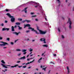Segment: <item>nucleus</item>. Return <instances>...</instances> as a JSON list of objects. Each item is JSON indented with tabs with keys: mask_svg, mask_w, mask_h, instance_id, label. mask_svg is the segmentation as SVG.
I'll return each mask as SVG.
<instances>
[{
	"mask_svg": "<svg viewBox=\"0 0 74 74\" xmlns=\"http://www.w3.org/2000/svg\"><path fill=\"white\" fill-rule=\"evenodd\" d=\"M28 3H29L30 4H31V5H32V4H37V5L35 6V7L36 8H40V10L41 11H43V10H42V9L41 6V5H40V4L38 3H37L35 2L31 1L30 2H28Z\"/></svg>",
	"mask_w": 74,
	"mask_h": 74,
	"instance_id": "obj_1",
	"label": "nucleus"
},
{
	"mask_svg": "<svg viewBox=\"0 0 74 74\" xmlns=\"http://www.w3.org/2000/svg\"><path fill=\"white\" fill-rule=\"evenodd\" d=\"M24 28H25L26 27H29V29H32V31H33L34 32H35L36 34H39L38 33H37V32L36 30H34V29L33 28L32 29V28L30 27V24H26V25H24Z\"/></svg>",
	"mask_w": 74,
	"mask_h": 74,
	"instance_id": "obj_2",
	"label": "nucleus"
},
{
	"mask_svg": "<svg viewBox=\"0 0 74 74\" xmlns=\"http://www.w3.org/2000/svg\"><path fill=\"white\" fill-rule=\"evenodd\" d=\"M7 15H8L9 16V17L10 18H11V21L12 22H14V21H15V18L13 16H11L10 14L9 13H8L6 14Z\"/></svg>",
	"mask_w": 74,
	"mask_h": 74,
	"instance_id": "obj_3",
	"label": "nucleus"
},
{
	"mask_svg": "<svg viewBox=\"0 0 74 74\" xmlns=\"http://www.w3.org/2000/svg\"><path fill=\"white\" fill-rule=\"evenodd\" d=\"M69 23V28L71 29V25L72 22H71V20H70V18H69L68 19V22H67V23Z\"/></svg>",
	"mask_w": 74,
	"mask_h": 74,
	"instance_id": "obj_4",
	"label": "nucleus"
},
{
	"mask_svg": "<svg viewBox=\"0 0 74 74\" xmlns=\"http://www.w3.org/2000/svg\"><path fill=\"white\" fill-rule=\"evenodd\" d=\"M37 29L39 31V32L40 33V34H45V33H46V32H43L41 30H39V29H38V27H37Z\"/></svg>",
	"mask_w": 74,
	"mask_h": 74,
	"instance_id": "obj_5",
	"label": "nucleus"
},
{
	"mask_svg": "<svg viewBox=\"0 0 74 74\" xmlns=\"http://www.w3.org/2000/svg\"><path fill=\"white\" fill-rule=\"evenodd\" d=\"M0 42H1V43H3V44H0V45H1V46H5V45L8 44V43L6 42H4L1 41Z\"/></svg>",
	"mask_w": 74,
	"mask_h": 74,
	"instance_id": "obj_6",
	"label": "nucleus"
},
{
	"mask_svg": "<svg viewBox=\"0 0 74 74\" xmlns=\"http://www.w3.org/2000/svg\"><path fill=\"white\" fill-rule=\"evenodd\" d=\"M40 41H43L44 43L45 44L46 43V42H45V39L44 38H41L40 39Z\"/></svg>",
	"mask_w": 74,
	"mask_h": 74,
	"instance_id": "obj_7",
	"label": "nucleus"
},
{
	"mask_svg": "<svg viewBox=\"0 0 74 74\" xmlns=\"http://www.w3.org/2000/svg\"><path fill=\"white\" fill-rule=\"evenodd\" d=\"M10 30V28H2L3 31H5V30H6V31H8Z\"/></svg>",
	"mask_w": 74,
	"mask_h": 74,
	"instance_id": "obj_8",
	"label": "nucleus"
},
{
	"mask_svg": "<svg viewBox=\"0 0 74 74\" xmlns=\"http://www.w3.org/2000/svg\"><path fill=\"white\" fill-rule=\"evenodd\" d=\"M17 66H18V65L17 64L14 65V66H11L10 67L11 68H14V67H16Z\"/></svg>",
	"mask_w": 74,
	"mask_h": 74,
	"instance_id": "obj_9",
	"label": "nucleus"
},
{
	"mask_svg": "<svg viewBox=\"0 0 74 74\" xmlns=\"http://www.w3.org/2000/svg\"><path fill=\"white\" fill-rule=\"evenodd\" d=\"M1 66H3V67L6 68V69H7V68H8L7 67L5 66H6V65H4L3 64H1Z\"/></svg>",
	"mask_w": 74,
	"mask_h": 74,
	"instance_id": "obj_10",
	"label": "nucleus"
},
{
	"mask_svg": "<svg viewBox=\"0 0 74 74\" xmlns=\"http://www.w3.org/2000/svg\"><path fill=\"white\" fill-rule=\"evenodd\" d=\"M42 59V57L40 58V59L38 61V63H40V62H41V60Z\"/></svg>",
	"mask_w": 74,
	"mask_h": 74,
	"instance_id": "obj_11",
	"label": "nucleus"
},
{
	"mask_svg": "<svg viewBox=\"0 0 74 74\" xmlns=\"http://www.w3.org/2000/svg\"><path fill=\"white\" fill-rule=\"evenodd\" d=\"M13 33L14 34H15L16 35V36H18V35L19 34V32L17 33V32H13Z\"/></svg>",
	"mask_w": 74,
	"mask_h": 74,
	"instance_id": "obj_12",
	"label": "nucleus"
},
{
	"mask_svg": "<svg viewBox=\"0 0 74 74\" xmlns=\"http://www.w3.org/2000/svg\"><path fill=\"white\" fill-rule=\"evenodd\" d=\"M12 32H14V26H12Z\"/></svg>",
	"mask_w": 74,
	"mask_h": 74,
	"instance_id": "obj_13",
	"label": "nucleus"
},
{
	"mask_svg": "<svg viewBox=\"0 0 74 74\" xmlns=\"http://www.w3.org/2000/svg\"><path fill=\"white\" fill-rule=\"evenodd\" d=\"M26 51H27V50H25V49H22V52H26Z\"/></svg>",
	"mask_w": 74,
	"mask_h": 74,
	"instance_id": "obj_14",
	"label": "nucleus"
},
{
	"mask_svg": "<svg viewBox=\"0 0 74 74\" xmlns=\"http://www.w3.org/2000/svg\"><path fill=\"white\" fill-rule=\"evenodd\" d=\"M43 47H46L47 48L48 47V46L47 45H43Z\"/></svg>",
	"mask_w": 74,
	"mask_h": 74,
	"instance_id": "obj_15",
	"label": "nucleus"
},
{
	"mask_svg": "<svg viewBox=\"0 0 74 74\" xmlns=\"http://www.w3.org/2000/svg\"><path fill=\"white\" fill-rule=\"evenodd\" d=\"M67 69L68 70V73L69 74V73H70V71H69V67L68 66H67Z\"/></svg>",
	"mask_w": 74,
	"mask_h": 74,
	"instance_id": "obj_16",
	"label": "nucleus"
},
{
	"mask_svg": "<svg viewBox=\"0 0 74 74\" xmlns=\"http://www.w3.org/2000/svg\"><path fill=\"white\" fill-rule=\"evenodd\" d=\"M25 56H24L23 57L21 58L20 59H25Z\"/></svg>",
	"mask_w": 74,
	"mask_h": 74,
	"instance_id": "obj_17",
	"label": "nucleus"
},
{
	"mask_svg": "<svg viewBox=\"0 0 74 74\" xmlns=\"http://www.w3.org/2000/svg\"><path fill=\"white\" fill-rule=\"evenodd\" d=\"M29 52H32L33 51V49H32V48H30L29 49Z\"/></svg>",
	"mask_w": 74,
	"mask_h": 74,
	"instance_id": "obj_18",
	"label": "nucleus"
},
{
	"mask_svg": "<svg viewBox=\"0 0 74 74\" xmlns=\"http://www.w3.org/2000/svg\"><path fill=\"white\" fill-rule=\"evenodd\" d=\"M15 25H20V23H15Z\"/></svg>",
	"mask_w": 74,
	"mask_h": 74,
	"instance_id": "obj_19",
	"label": "nucleus"
},
{
	"mask_svg": "<svg viewBox=\"0 0 74 74\" xmlns=\"http://www.w3.org/2000/svg\"><path fill=\"white\" fill-rule=\"evenodd\" d=\"M1 62L3 64H5V62H4V60H2V61H1Z\"/></svg>",
	"mask_w": 74,
	"mask_h": 74,
	"instance_id": "obj_20",
	"label": "nucleus"
},
{
	"mask_svg": "<svg viewBox=\"0 0 74 74\" xmlns=\"http://www.w3.org/2000/svg\"><path fill=\"white\" fill-rule=\"evenodd\" d=\"M18 29L19 30H21V29H22V27H20L19 26H18Z\"/></svg>",
	"mask_w": 74,
	"mask_h": 74,
	"instance_id": "obj_21",
	"label": "nucleus"
},
{
	"mask_svg": "<svg viewBox=\"0 0 74 74\" xmlns=\"http://www.w3.org/2000/svg\"><path fill=\"white\" fill-rule=\"evenodd\" d=\"M26 21L27 22V23L30 22H31V21L30 20H26Z\"/></svg>",
	"mask_w": 74,
	"mask_h": 74,
	"instance_id": "obj_22",
	"label": "nucleus"
},
{
	"mask_svg": "<svg viewBox=\"0 0 74 74\" xmlns=\"http://www.w3.org/2000/svg\"><path fill=\"white\" fill-rule=\"evenodd\" d=\"M16 51H21V49H16Z\"/></svg>",
	"mask_w": 74,
	"mask_h": 74,
	"instance_id": "obj_23",
	"label": "nucleus"
},
{
	"mask_svg": "<svg viewBox=\"0 0 74 74\" xmlns=\"http://www.w3.org/2000/svg\"><path fill=\"white\" fill-rule=\"evenodd\" d=\"M30 63H30V62H28L27 63L25 64L26 65H27V64H29Z\"/></svg>",
	"mask_w": 74,
	"mask_h": 74,
	"instance_id": "obj_24",
	"label": "nucleus"
},
{
	"mask_svg": "<svg viewBox=\"0 0 74 74\" xmlns=\"http://www.w3.org/2000/svg\"><path fill=\"white\" fill-rule=\"evenodd\" d=\"M57 1L58 2V3H60V1L59 0H57Z\"/></svg>",
	"mask_w": 74,
	"mask_h": 74,
	"instance_id": "obj_25",
	"label": "nucleus"
},
{
	"mask_svg": "<svg viewBox=\"0 0 74 74\" xmlns=\"http://www.w3.org/2000/svg\"><path fill=\"white\" fill-rule=\"evenodd\" d=\"M46 69H47V67H45V68H43L42 70H44V71H45Z\"/></svg>",
	"mask_w": 74,
	"mask_h": 74,
	"instance_id": "obj_26",
	"label": "nucleus"
},
{
	"mask_svg": "<svg viewBox=\"0 0 74 74\" xmlns=\"http://www.w3.org/2000/svg\"><path fill=\"white\" fill-rule=\"evenodd\" d=\"M45 18V20L46 21H47V19L46 18H47V16H44Z\"/></svg>",
	"mask_w": 74,
	"mask_h": 74,
	"instance_id": "obj_27",
	"label": "nucleus"
},
{
	"mask_svg": "<svg viewBox=\"0 0 74 74\" xmlns=\"http://www.w3.org/2000/svg\"><path fill=\"white\" fill-rule=\"evenodd\" d=\"M5 11L6 12H8V11H9V10L6 9H5Z\"/></svg>",
	"mask_w": 74,
	"mask_h": 74,
	"instance_id": "obj_28",
	"label": "nucleus"
},
{
	"mask_svg": "<svg viewBox=\"0 0 74 74\" xmlns=\"http://www.w3.org/2000/svg\"><path fill=\"white\" fill-rule=\"evenodd\" d=\"M34 61V59L32 61L30 62V63H33V62Z\"/></svg>",
	"mask_w": 74,
	"mask_h": 74,
	"instance_id": "obj_29",
	"label": "nucleus"
},
{
	"mask_svg": "<svg viewBox=\"0 0 74 74\" xmlns=\"http://www.w3.org/2000/svg\"><path fill=\"white\" fill-rule=\"evenodd\" d=\"M18 21H22V19L21 18H18Z\"/></svg>",
	"mask_w": 74,
	"mask_h": 74,
	"instance_id": "obj_30",
	"label": "nucleus"
},
{
	"mask_svg": "<svg viewBox=\"0 0 74 74\" xmlns=\"http://www.w3.org/2000/svg\"><path fill=\"white\" fill-rule=\"evenodd\" d=\"M26 66H24L23 67V69H25V68H26Z\"/></svg>",
	"mask_w": 74,
	"mask_h": 74,
	"instance_id": "obj_31",
	"label": "nucleus"
},
{
	"mask_svg": "<svg viewBox=\"0 0 74 74\" xmlns=\"http://www.w3.org/2000/svg\"><path fill=\"white\" fill-rule=\"evenodd\" d=\"M26 22V20H24L23 21H22V23H24V22Z\"/></svg>",
	"mask_w": 74,
	"mask_h": 74,
	"instance_id": "obj_32",
	"label": "nucleus"
},
{
	"mask_svg": "<svg viewBox=\"0 0 74 74\" xmlns=\"http://www.w3.org/2000/svg\"><path fill=\"white\" fill-rule=\"evenodd\" d=\"M21 55V53H19L18 54V56H20V55Z\"/></svg>",
	"mask_w": 74,
	"mask_h": 74,
	"instance_id": "obj_33",
	"label": "nucleus"
},
{
	"mask_svg": "<svg viewBox=\"0 0 74 74\" xmlns=\"http://www.w3.org/2000/svg\"><path fill=\"white\" fill-rule=\"evenodd\" d=\"M6 40L8 41H10V38H7Z\"/></svg>",
	"mask_w": 74,
	"mask_h": 74,
	"instance_id": "obj_34",
	"label": "nucleus"
},
{
	"mask_svg": "<svg viewBox=\"0 0 74 74\" xmlns=\"http://www.w3.org/2000/svg\"><path fill=\"white\" fill-rule=\"evenodd\" d=\"M5 23H7L8 22V21H7L5 20Z\"/></svg>",
	"mask_w": 74,
	"mask_h": 74,
	"instance_id": "obj_35",
	"label": "nucleus"
},
{
	"mask_svg": "<svg viewBox=\"0 0 74 74\" xmlns=\"http://www.w3.org/2000/svg\"><path fill=\"white\" fill-rule=\"evenodd\" d=\"M10 44H11V45H13V44H14V42H10Z\"/></svg>",
	"mask_w": 74,
	"mask_h": 74,
	"instance_id": "obj_36",
	"label": "nucleus"
},
{
	"mask_svg": "<svg viewBox=\"0 0 74 74\" xmlns=\"http://www.w3.org/2000/svg\"><path fill=\"white\" fill-rule=\"evenodd\" d=\"M29 32H30V31H29V30H27L26 31V33H28Z\"/></svg>",
	"mask_w": 74,
	"mask_h": 74,
	"instance_id": "obj_37",
	"label": "nucleus"
},
{
	"mask_svg": "<svg viewBox=\"0 0 74 74\" xmlns=\"http://www.w3.org/2000/svg\"><path fill=\"white\" fill-rule=\"evenodd\" d=\"M30 60V58L29 59L28 58L27 60V61H29Z\"/></svg>",
	"mask_w": 74,
	"mask_h": 74,
	"instance_id": "obj_38",
	"label": "nucleus"
},
{
	"mask_svg": "<svg viewBox=\"0 0 74 74\" xmlns=\"http://www.w3.org/2000/svg\"><path fill=\"white\" fill-rule=\"evenodd\" d=\"M62 38H64V37L63 35L62 36Z\"/></svg>",
	"mask_w": 74,
	"mask_h": 74,
	"instance_id": "obj_39",
	"label": "nucleus"
},
{
	"mask_svg": "<svg viewBox=\"0 0 74 74\" xmlns=\"http://www.w3.org/2000/svg\"><path fill=\"white\" fill-rule=\"evenodd\" d=\"M1 25L2 26H4V24L3 23L1 24Z\"/></svg>",
	"mask_w": 74,
	"mask_h": 74,
	"instance_id": "obj_40",
	"label": "nucleus"
},
{
	"mask_svg": "<svg viewBox=\"0 0 74 74\" xmlns=\"http://www.w3.org/2000/svg\"><path fill=\"white\" fill-rule=\"evenodd\" d=\"M23 11H24V10H23ZM25 11V13H26L27 12V10H24Z\"/></svg>",
	"mask_w": 74,
	"mask_h": 74,
	"instance_id": "obj_41",
	"label": "nucleus"
},
{
	"mask_svg": "<svg viewBox=\"0 0 74 74\" xmlns=\"http://www.w3.org/2000/svg\"><path fill=\"white\" fill-rule=\"evenodd\" d=\"M27 52H25L24 53H23V54L24 55H25V54H26V53Z\"/></svg>",
	"mask_w": 74,
	"mask_h": 74,
	"instance_id": "obj_42",
	"label": "nucleus"
},
{
	"mask_svg": "<svg viewBox=\"0 0 74 74\" xmlns=\"http://www.w3.org/2000/svg\"><path fill=\"white\" fill-rule=\"evenodd\" d=\"M27 10V8H25V9H24V10Z\"/></svg>",
	"mask_w": 74,
	"mask_h": 74,
	"instance_id": "obj_43",
	"label": "nucleus"
},
{
	"mask_svg": "<svg viewBox=\"0 0 74 74\" xmlns=\"http://www.w3.org/2000/svg\"><path fill=\"white\" fill-rule=\"evenodd\" d=\"M29 55H30L29 54L27 56V58H28V57H29Z\"/></svg>",
	"mask_w": 74,
	"mask_h": 74,
	"instance_id": "obj_44",
	"label": "nucleus"
},
{
	"mask_svg": "<svg viewBox=\"0 0 74 74\" xmlns=\"http://www.w3.org/2000/svg\"><path fill=\"white\" fill-rule=\"evenodd\" d=\"M34 58H31L30 59V60H31V59H34Z\"/></svg>",
	"mask_w": 74,
	"mask_h": 74,
	"instance_id": "obj_45",
	"label": "nucleus"
},
{
	"mask_svg": "<svg viewBox=\"0 0 74 74\" xmlns=\"http://www.w3.org/2000/svg\"><path fill=\"white\" fill-rule=\"evenodd\" d=\"M54 56H56V54H53Z\"/></svg>",
	"mask_w": 74,
	"mask_h": 74,
	"instance_id": "obj_46",
	"label": "nucleus"
},
{
	"mask_svg": "<svg viewBox=\"0 0 74 74\" xmlns=\"http://www.w3.org/2000/svg\"><path fill=\"white\" fill-rule=\"evenodd\" d=\"M58 32H59L60 31V29H59V28L58 29Z\"/></svg>",
	"mask_w": 74,
	"mask_h": 74,
	"instance_id": "obj_47",
	"label": "nucleus"
},
{
	"mask_svg": "<svg viewBox=\"0 0 74 74\" xmlns=\"http://www.w3.org/2000/svg\"><path fill=\"white\" fill-rule=\"evenodd\" d=\"M33 54L30 55V57H32V56H33Z\"/></svg>",
	"mask_w": 74,
	"mask_h": 74,
	"instance_id": "obj_48",
	"label": "nucleus"
},
{
	"mask_svg": "<svg viewBox=\"0 0 74 74\" xmlns=\"http://www.w3.org/2000/svg\"><path fill=\"white\" fill-rule=\"evenodd\" d=\"M22 67V66H18V67H19V68H20V67Z\"/></svg>",
	"mask_w": 74,
	"mask_h": 74,
	"instance_id": "obj_49",
	"label": "nucleus"
},
{
	"mask_svg": "<svg viewBox=\"0 0 74 74\" xmlns=\"http://www.w3.org/2000/svg\"><path fill=\"white\" fill-rule=\"evenodd\" d=\"M35 16H32V17L33 18V17H35Z\"/></svg>",
	"mask_w": 74,
	"mask_h": 74,
	"instance_id": "obj_50",
	"label": "nucleus"
},
{
	"mask_svg": "<svg viewBox=\"0 0 74 74\" xmlns=\"http://www.w3.org/2000/svg\"><path fill=\"white\" fill-rule=\"evenodd\" d=\"M21 62V61H18L17 62V63H20Z\"/></svg>",
	"mask_w": 74,
	"mask_h": 74,
	"instance_id": "obj_51",
	"label": "nucleus"
},
{
	"mask_svg": "<svg viewBox=\"0 0 74 74\" xmlns=\"http://www.w3.org/2000/svg\"><path fill=\"white\" fill-rule=\"evenodd\" d=\"M35 21H38V19H36Z\"/></svg>",
	"mask_w": 74,
	"mask_h": 74,
	"instance_id": "obj_52",
	"label": "nucleus"
},
{
	"mask_svg": "<svg viewBox=\"0 0 74 74\" xmlns=\"http://www.w3.org/2000/svg\"><path fill=\"white\" fill-rule=\"evenodd\" d=\"M6 66H8L9 67H10V65H6Z\"/></svg>",
	"mask_w": 74,
	"mask_h": 74,
	"instance_id": "obj_53",
	"label": "nucleus"
},
{
	"mask_svg": "<svg viewBox=\"0 0 74 74\" xmlns=\"http://www.w3.org/2000/svg\"><path fill=\"white\" fill-rule=\"evenodd\" d=\"M32 52L31 51V52L29 54L31 55V54H32Z\"/></svg>",
	"mask_w": 74,
	"mask_h": 74,
	"instance_id": "obj_54",
	"label": "nucleus"
},
{
	"mask_svg": "<svg viewBox=\"0 0 74 74\" xmlns=\"http://www.w3.org/2000/svg\"><path fill=\"white\" fill-rule=\"evenodd\" d=\"M31 15H33V14H34V13H31Z\"/></svg>",
	"mask_w": 74,
	"mask_h": 74,
	"instance_id": "obj_55",
	"label": "nucleus"
},
{
	"mask_svg": "<svg viewBox=\"0 0 74 74\" xmlns=\"http://www.w3.org/2000/svg\"><path fill=\"white\" fill-rule=\"evenodd\" d=\"M0 40H2V37H0Z\"/></svg>",
	"mask_w": 74,
	"mask_h": 74,
	"instance_id": "obj_56",
	"label": "nucleus"
},
{
	"mask_svg": "<svg viewBox=\"0 0 74 74\" xmlns=\"http://www.w3.org/2000/svg\"><path fill=\"white\" fill-rule=\"evenodd\" d=\"M17 41H18V40H15L14 42H16Z\"/></svg>",
	"mask_w": 74,
	"mask_h": 74,
	"instance_id": "obj_57",
	"label": "nucleus"
},
{
	"mask_svg": "<svg viewBox=\"0 0 74 74\" xmlns=\"http://www.w3.org/2000/svg\"><path fill=\"white\" fill-rule=\"evenodd\" d=\"M44 55V53H43L42 54V56L43 55Z\"/></svg>",
	"mask_w": 74,
	"mask_h": 74,
	"instance_id": "obj_58",
	"label": "nucleus"
},
{
	"mask_svg": "<svg viewBox=\"0 0 74 74\" xmlns=\"http://www.w3.org/2000/svg\"><path fill=\"white\" fill-rule=\"evenodd\" d=\"M36 70H37V71H38V68H37L36 69Z\"/></svg>",
	"mask_w": 74,
	"mask_h": 74,
	"instance_id": "obj_59",
	"label": "nucleus"
},
{
	"mask_svg": "<svg viewBox=\"0 0 74 74\" xmlns=\"http://www.w3.org/2000/svg\"><path fill=\"white\" fill-rule=\"evenodd\" d=\"M2 71H3V72H5V71L2 70Z\"/></svg>",
	"mask_w": 74,
	"mask_h": 74,
	"instance_id": "obj_60",
	"label": "nucleus"
},
{
	"mask_svg": "<svg viewBox=\"0 0 74 74\" xmlns=\"http://www.w3.org/2000/svg\"><path fill=\"white\" fill-rule=\"evenodd\" d=\"M30 40H29V38H28L27 39V41H29Z\"/></svg>",
	"mask_w": 74,
	"mask_h": 74,
	"instance_id": "obj_61",
	"label": "nucleus"
},
{
	"mask_svg": "<svg viewBox=\"0 0 74 74\" xmlns=\"http://www.w3.org/2000/svg\"><path fill=\"white\" fill-rule=\"evenodd\" d=\"M25 64V63H23V64H22V65H24V64Z\"/></svg>",
	"mask_w": 74,
	"mask_h": 74,
	"instance_id": "obj_62",
	"label": "nucleus"
},
{
	"mask_svg": "<svg viewBox=\"0 0 74 74\" xmlns=\"http://www.w3.org/2000/svg\"><path fill=\"white\" fill-rule=\"evenodd\" d=\"M16 27V25H15V26H14V28H15Z\"/></svg>",
	"mask_w": 74,
	"mask_h": 74,
	"instance_id": "obj_63",
	"label": "nucleus"
},
{
	"mask_svg": "<svg viewBox=\"0 0 74 74\" xmlns=\"http://www.w3.org/2000/svg\"><path fill=\"white\" fill-rule=\"evenodd\" d=\"M62 19H64V18H63V17H62Z\"/></svg>",
	"mask_w": 74,
	"mask_h": 74,
	"instance_id": "obj_64",
	"label": "nucleus"
}]
</instances>
